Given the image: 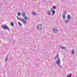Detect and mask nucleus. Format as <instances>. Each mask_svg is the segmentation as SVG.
<instances>
[{
    "mask_svg": "<svg viewBox=\"0 0 77 77\" xmlns=\"http://www.w3.org/2000/svg\"><path fill=\"white\" fill-rule=\"evenodd\" d=\"M56 58H58L57 60L56 61V63L57 65L58 66H60V68H61V65H60V59L59 58V57L56 56L55 57V59L56 60Z\"/></svg>",
    "mask_w": 77,
    "mask_h": 77,
    "instance_id": "nucleus-1",
    "label": "nucleus"
},
{
    "mask_svg": "<svg viewBox=\"0 0 77 77\" xmlns=\"http://www.w3.org/2000/svg\"><path fill=\"white\" fill-rule=\"evenodd\" d=\"M1 27L2 29H6V30H8V31H10V29L9 28V27H8V26H7V25L6 24L3 25Z\"/></svg>",
    "mask_w": 77,
    "mask_h": 77,
    "instance_id": "nucleus-2",
    "label": "nucleus"
},
{
    "mask_svg": "<svg viewBox=\"0 0 77 77\" xmlns=\"http://www.w3.org/2000/svg\"><path fill=\"white\" fill-rule=\"evenodd\" d=\"M19 20L22 21L24 25H26L27 24V22H26V20H25L24 19H23L22 17H19Z\"/></svg>",
    "mask_w": 77,
    "mask_h": 77,
    "instance_id": "nucleus-3",
    "label": "nucleus"
},
{
    "mask_svg": "<svg viewBox=\"0 0 77 77\" xmlns=\"http://www.w3.org/2000/svg\"><path fill=\"white\" fill-rule=\"evenodd\" d=\"M42 28V25L39 24L37 26V29L38 30H41Z\"/></svg>",
    "mask_w": 77,
    "mask_h": 77,
    "instance_id": "nucleus-4",
    "label": "nucleus"
},
{
    "mask_svg": "<svg viewBox=\"0 0 77 77\" xmlns=\"http://www.w3.org/2000/svg\"><path fill=\"white\" fill-rule=\"evenodd\" d=\"M52 30L53 32L55 33H57L58 31L57 29H52Z\"/></svg>",
    "mask_w": 77,
    "mask_h": 77,
    "instance_id": "nucleus-5",
    "label": "nucleus"
},
{
    "mask_svg": "<svg viewBox=\"0 0 77 77\" xmlns=\"http://www.w3.org/2000/svg\"><path fill=\"white\" fill-rule=\"evenodd\" d=\"M64 22H65V23H69V19H67L66 20H65L64 21Z\"/></svg>",
    "mask_w": 77,
    "mask_h": 77,
    "instance_id": "nucleus-6",
    "label": "nucleus"
},
{
    "mask_svg": "<svg viewBox=\"0 0 77 77\" xmlns=\"http://www.w3.org/2000/svg\"><path fill=\"white\" fill-rule=\"evenodd\" d=\"M47 13L48 15H51V11L49 10L47 11Z\"/></svg>",
    "mask_w": 77,
    "mask_h": 77,
    "instance_id": "nucleus-7",
    "label": "nucleus"
},
{
    "mask_svg": "<svg viewBox=\"0 0 77 77\" xmlns=\"http://www.w3.org/2000/svg\"><path fill=\"white\" fill-rule=\"evenodd\" d=\"M66 14V13H64L62 15L63 18V19L65 18V14Z\"/></svg>",
    "mask_w": 77,
    "mask_h": 77,
    "instance_id": "nucleus-8",
    "label": "nucleus"
},
{
    "mask_svg": "<svg viewBox=\"0 0 77 77\" xmlns=\"http://www.w3.org/2000/svg\"><path fill=\"white\" fill-rule=\"evenodd\" d=\"M67 18L68 20H70V19H71V16H70V15H68L67 16Z\"/></svg>",
    "mask_w": 77,
    "mask_h": 77,
    "instance_id": "nucleus-9",
    "label": "nucleus"
},
{
    "mask_svg": "<svg viewBox=\"0 0 77 77\" xmlns=\"http://www.w3.org/2000/svg\"><path fill=\"white\" fill-rule=\"evenodd\" d=\"M22 15L23 17H26V13H22Z\"/></svg>",
    "mask_w": 77,
    "mask_h": 77,
    "instance_id": "nucleus-10",
    "label": "nucleus"
},
{
    "mask_svg": "<svg viewBox=\"0 0 77 77\" xmlns=\"http://www.w3.org/2000/svg\"><path fill=\"white\" fill-rule=\"evenodd\" d=\"M61 49H63V50H65V49H66V48L63 46H62L61 47Z\"/></svg>",
    "mask_w": 77,
    "mask_h": 77,
    "instance_id": "nucleus-11",
    "label": "nucleus"
},
{
    "mask_svg": "<svg viewBox=\"0 0 77 77\" xmlns=\"http://www.w3.org/2000/svg\"><path fill=\"white\" fill-rule=\"evenodd\" d=\"M71 53L72 54H74V51L73 50H72L71 51Z\"/></svg>",
    "mask_w": 77,
    "mask_h": 77,
    "instance_id": "nucleus-12",
    "label": "nucleus"
},
{
    "mask_svg": "<svg viewBox=\"0 0 77 77\" xmlns=\"http://www.w3.org/2000/svg\"><path fill=\"white\" fill-rule=\"evenodd\" d=\"M18 24L20 26H22V23L20 22H18Z\"/></svg>",
    "mask_w": 77,
    "mask_h": 77,
    "instance_id": "nucleus-13",
    "label": "nucleus"
},
{
    "mask_svg": "<svg viewBox=\"0 0 77 77\" xmlns=\"http://www.w3.org/2000/svg\"><path fill=\"white\" fill-rule=\"evenodd\" d=\"M32 14L34 15H36V13L35 12H32Z\"/></svg>",
    "mask_w": 77,
    "mask_h": 77,
    "instance_id": "nucleus-14",
    "label": "nucleus"
},
{
    "mask_svg": "<svg viewBox=\"0 0 77 77\" xmlns=\"http://www.w3.org/2000/svg\"><path fill=\"white\" fill-rule=\"evenodd\" d=\"M18 16H20L21 15V13L20 12H18L17 13Z\"/></svg>",
    "mask_w": 77,
    "mask_h": 77,
    "instance_id": "nucleus-15",
    "label": "nucleus"
},
{
    "mask_svg": "<svg viewBox=\"0 0 77 77\" xmlns=\"http://www.w3.org/2000/svg\"><path fill=\"white\" fill-rule=\"evenodd\" d=\"M52 12V14H55V11L54 10H53V11Z\"/></svg>",
    "mask_w": 77,
    "mask_h": 77,
    "instance_id": "nucleus-16",
    "label": "nucleus"
},
{
    "mask_svg": "<svg viewBox=\"0 0 77 77\" xmlns=\"http://www.w3.org/2000/svg\"><path fill=\"white\" fill-rule=\"evenodd\" d=\"M11 24L12 26H14V23L12 22H11Z\"/></svg>",
    "mask_w": 77,
    "mask_h": 77,
    "instance_id": "nucleus-17",
    "label": "nucleus"
},
{
    "mask_svg": "<svg viewBox=\"0 0 77 77\" xmlns=\"http://www.w3.org/2000/svg\"><path fill=\"white\" fill-rule=\"evenodd\" d=\"M53 8L54 9H56V7L54 6L53 7Z\"/></svg>",
    "mask_w": 77,
    "mask_h": 77,
    "instance_id": "nucleus-18",
    "label": "nucleus"
},
{
    "mask_svg": "<svg viewBox=\"0 0 77 77\" xmlns=\"http://www.w3.org/2000/svg\"><path fill=\"white\" fill-rule=\"evenodd\" d=\"M24 17V19L26 20H29L26 17Z\"/></svg>",
    "mask_w": 77,
    "mask_h": 77,
    "instance_id": "nucleus-19",
    "label": "nucleus"
},
{
    "mask_svg": "<svg viewBox=\"0 0 77 77\" xmlns=\"http://www.w3.org/2000/svg\"><path fill=\"white\" fill-rule=\"evenodd\" d=\"M8 55H7L6 57V59H8Z\"/></svg>",
    "mask_w": 77,
    "mask_h": 77,
    "instance_id": "nucleus-20",
    "label": "nucleus"
},
{
    "mask_svg": "<svg viewBox=\"0 0 77 77\" xmlns=\"http://www.w3.org/2000/svg\"><path fill=\"white\" fill-rule=\"evenodd\" d=\"M51 9V12H53V9L52 8H51L50 9Z\"/></svg>",
    "mask_w": 77,
    "mask_h": 77,
    "instance_id": "nucleus-21",
    "label": "nucleus"
},
{
    "mask_svg": "<svg viewBox=\"0 0 77 77\" xmlns=\"http://www.w3.org/2000/svg\"><path fill=\"white\" fill-rule=\"evenodd\" d=\"M7 60H8V59H5V62H6L7 61Z\"/></svg>",
    "mask_w": 77,
    "mask_h": 77,
    "instance_id": "nucleus-22",
    "label": "nucleus"
},
{
    "mask_svg": "<svg viewBox=\"0 0 77 77\" xmlns=\"http://www.w3.org/2000/svg\"><path fill=\"white\" fill-rule=\"evenodd\" d=\"M17 18L18 20H19V19H20V18L18 17V16H17Z\"/></svg>",
    "mask_w": 77,
    "mask_h": 77,
    "instance_id": "nucleus-23",
    "label": "nucleus"
},
{
    "mask_svg": "<svg viewBox=\"0 0 77 77\" xmlns=\"http://www.w3.org/2000/svg\"><path fill=\"white\" fill-rule=\"evenodd\" d=\"M67 77H71V76H69V75H68L67 76Z\"/></svg>",
    "mask_w": 77,
    "mask_h": 77,
    "instance_id": "nucleus-24",
    "label": "nucleus"
},
{
    "mask_svg": "<svg viewBox=\"0 0 77 77\" xmlns=\"http://www.w3.org/2000/svg\"><path fill=\"white\" fill-rule=\"evenodd\" d=\"M58 56H59V55L58 54H57V55H56V56H57V57H59Z\"/></svg>",
    "mask_w": 77,
    "mask_h": 77,
    "instance_id": "nucleus-25",
    "label": "nucleus"
},
{
    "mask_svg": "<svg viewBox=\"0 0 77 77\" xmlns=\"http://www.w3.org/2000/svg\"><path fill=\"white\" fill-rule=\"evenodd\" d=\"M64 14H65V13H65V12H66V11H64Z\"/></svg>",
    "mask_w": 77,
    "mask_h": 77,
    "instance_id": "nucleus-26",
    "label": "nucleus"
}]
</instances>
